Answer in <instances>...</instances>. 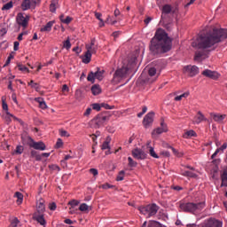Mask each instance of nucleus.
<instances>
[{"label": "nucleus", "instance_id": "50", "mask_svg": "<svg viewBox=\"0 0 227 227\" xmlns=\"http://www.w3.org/2000/svg\"><path fill=\"white\" fill-rule=\"evenodd\" d=\"M102 107V104H98V103H94L92 104V109H94V111H100Z\"/></svg>", "mask_w": 227, "mask_h": 227}, {"label": "nucleus", "instance_id": "26", "mask_svg": "<svg viewBox=\"0 0 227 227\" xmlns=\"http://www.w3.org/2000/svg\"><path fill=\"white\" fill-rule=\"evenodd\" d=\"M91 92L94 95H100L102 93V89H100V85L95 84L91 87Z\"/></svg>", "mask_w": 227, "mask_h": 227}, {"label": "nucleus", "instance_id": "24", "mask_svg": "<svg viewBox=\"0 0 227 227\" xmlns=\"http://www.w3.org/2000/svg\"><path fill=\"white\" fill-rule=\"evenodd\" d=\"M198 134H196V131L190 129L183 135V137L184 139H191V137H197Z\"/></svg>", "mask_w": 227, "mask_h": 227}, {"label": "nucleus", "instance_id": "34", "mask_svg": "<svg viewBox=\"0 0 227 227\" xmlns=\"http://www.w3.org/2000/svg\"><path fill=\"white\" fill-rule=\"evenodd\" d=\"M183 176H190V178H196V174L194 172H191L189 170H186L182 173Z\"/></svg>", "mask_w": 227, "mask_h": 227}, {"label": "nucleus", "instance_id": "3", "mask_svg": "<svg viewBox=\"0 0 227 227\" xmlns=\"http://www.w3.org/2000/svg\"><path fill=\"white\" fill-rule=\"evenodd\" d=\"M179 208L180 210H182V212H189L190 214H194L195 212H201V210L205 208V202H181L179 205Z\"/></svg>", "mask_w": 227, "mask_h": 227}, {"label": "nucleus", "instance_id": "38", "mask_svg": "<svg viewBox=\"0 0 227 227\" xmlns=\"http://www.w3.org/2000/svg\"><path fill=\"white\" fill-rule=\"evenodd\" d=\"M128 165L129 166V168H136V166H137V162L135 161L131 157L128 158Z\"/></svg>", "mask_w": 227, "mask_h": 227}, {"label": "nucleus", "instance_id": "7", "mask_svg": "<svg viewBox=\"0 0 227 227\" xmlns=\"http://www.w3.org/2000/svg\"><path fill=\"white\" fill-rule=\"evenodd\" d=\"M127 74H129V67H122L115 71L113 81L114 82H120L121 79H125V77H127Z\"/></svg>", "mask_w": 227, "mask_h": 227}, {"label": "nucleus", "instance_id": "4", "mask_svg": "<svg viewBox=\"0 0 227 227\" xmlns=\"http://www.w3.org/2000/svg\"><path fill=\"white\" fill-rule=\"evenodd\" d=\"M140 214L145 215V217H153L159 212V206L157 204H148L146 206H141L138 207Z\"/></svg>", "mask_w": 227, "mask_h": 227}, {"label": "nucleus", "instance_id": "23", "mask_svg": "<svg viewBox=\"0 0 227 227\" xmlns=\"http://www.w3.org/2000/svg\"><path fill=\"white\" fill-rule=\"evenodd\" d=\"M211 117L213 118L214 121L221 123V121L226 118V114H211Z\"/></svg>", "mask_w": 227, "mask_h": 227}, {"label": "nucleus", "instance_id": "36", "mask_svg": "<svg viewBox=\"0 0 227 227\" xmlns=\"http://www.w3.org/2000/svg\"><path fill=\"white\" fill-rule=\"evenodd\" d=\"M68 205H70V214H74V212H72V208H74V207H77V205H79V201L73 200L71 201L68 202Z\"/></svg>", "mask_w": 227, "mask_h": 227}, {"label": "nucleus", "instance_id": "61", "mask_svg": "<svg viewBox=\"0 0 227 227\" xmlns=\"http://www.w3.org/2000/svg\"><path fill=\"white\" fill-rule=\"evenodd\" d=\"M95 17H96V19H98V20H102V13H100V12H95Z\"/></svg>", "mask_w": 227, "mask_h": 227}, {"label": "nucleus", "instance_id": "8", "mask_svg": "<svg viewBox=\"0 0 227 227\" xmlns=\"http://www.w3.org/2000/svg\"><path fill=\"white\" fill-rule=\"evenodd\" d=\"M27 139V145L30 148H34V150H40L41 152L46 150L47 146L43 141L35 142L31 137H28Z\"/></svg>", "mask_w": 227, "mask_h": 227}, {"label": "nucleus", "instance_id": "16", "mask_svg": "<svg viewBox=\"0 0 227 227\" xmlns=\"http://www.w3.org/2000/svg\"><path fill=\"white\" fill-rule=\"evenodd\" d=\"M208 51H198L195 52L194 59L195 61H203V59H206L207 58Z\"/></svg>", "mask_w": 227, "mask_h": 227}, {"label": "nucleus", "instance_id": "55", "mask_svg": "<svg viewBox=\"0 0 227 227\" xmlns=\"http://www.w3.org/2000/svg\"><path fill=\"white\" fill-rule=\"evenodd\" d=\"M89 171L93 175V176H97V175H98V170L97 168H90Z\"/></svg>", "mask_w": 227, "mask_h": 227}, {"label": "nucleus", "instance_id": "43", "mask_svg": "<svg viewBox=\"0 0 227 227\" xmlns=\"http://www.w3.org/2000/svg\"><path fill=\"white\" fill-rule=\"evenodd\" d=\"M18 68L20 72H27L29 73V68H27L26 66L18 64Z\"/></svg>", "mask_w": 227, "mask_h": 227}, {"label": "nucleus", "instance_id": "47", "mask_svg": "<svg viewBox=\"0 0 227 227\" xmlns=\"http://www.w3.org/2000/svg\"><path fill=\"white\" fill-rule=\"evenodd\" d=\"M88 208H89V207L87 206L86 203H82V204H81L80 207H79V210H80L81 212H86V211L88 210Z\"/></svg>", "mask_w": 227, "mask_h": 227}, {"label": "nucleus", "instance_id": "42", "mask_svg": "<svg viewBox=\"0 0 227 227\" xmlns=\"http://www.w3.org/2000/svg\"><path fill=\"white\" fill-rule=\"evenodd\" d=\"M149 154L151 155V157H153V159H159V155L156 154L153 147H149Z\"/></svg>", "mask_w": 227, "mask_h": 227}, {"label": "nucleus", "instance_id": "60", "mask_svg": "<svg viewBox=\"0 0 227 227\" xmlns=\"http://www.w3.org/2000/svg\"><path fill=\"white\" fill-rule=\"evenodd\" d=\"M101 107H104L105 109H113V106H109L108 104L102 103Z\"/></svg>", "mask_w": 227, "mask_h": 227}, {"label": "nucleus", "instance_id": "30", "mask_svg": "<svg viewBox=\"0 0 227 227\" xmlns=\"http://www.w3.org/2000/svg\"><path fill=\"white\" fill-rule=\"evenodd\" d=\"M14 198H17V203L18 205H20L22 201L24 200V195L20 192H16L14 194Z\"/></svg>", "mask_w": 227, "mask_h": 227}, {"label": "nucleus", "instance_id": "53", "mask_svg": "<svg viewBox=\"0 0 227 227\" xmlns=\"http://www.w3.org/2000/svg\"><path fill=\"white\" fill-rule=\"evenodd\" d=\"M22 152H24V146H22V145H18L17 147H16V153H22Z\"/></svg>", "mask_w": 227, "mask_h": 227}, {"label": "nucleus", "instance_id": "22", "mask_svg": "<svg viewBox=\"0 0 227 227\" xmlns=\"http://www.w3.org/2000/svg\"><path fill=\"white\" fill-rule=\"evenodd\" d=\"M110 140L106 139L101 145V150H107L106 155H111V146H109Z\"/></svg>", "mask_w": 227, "mask_h": 227}, {"label": "nucleus", "instance_id": "56", "mask_svg": "<svg viewBox=\"0 0 227 227\" xmlns=\"http://www.w3.org/2000/svg\"><path fill=\"white\" fill-rule=\"evenodd\" d=\"M56 146L57 148H61V146H63V140H61V138L57 140Z\"/></svg>", "mask_w": 227, "mask_h": 227}, {"label": "nucleus", "instance_id": "11", "mask_svg": "<svg viewBox=\"0 0 227 227\" xmlns=\"http://www.w3.org/2000/svg\"><path fill=\"white\" fill-rule=\"evenodd\" d=\"M16 20L19 24V26H21V27H24V29H26V27H27V24L29 22V16L27 15H24L22 13H18Z\"/></svg>", "mask_w": 227, "mask_h": 227}, {"label": "nucleus", "instance_id": "62", "mask_svg": "<svg viewBox=\"0 0 227 227\" xmlns=\"http://www.w3.org/2000/svg\"><path fill=\"white\" fill-rule=\"evenodd\" d=\"M90 137H91L93 143H95V145H98V143H97V135L92 134V135H90Z\"/></svg>", "mask_w": 227, "mask_h": 227}, {"label": "nucleus", "instance_id": "45", "mask_svg": "<svg viewBox=\"0 0 227 227\" xmlns=\"http://www.w3.org/2000/svg\"><path fill=\"white\" fill-rule=\"evenodd\" d=\"M168 148H170V150H172L174 155H176V157H182V153H178V151L176 149H175L173 146L168 145Z\"/></svg>", "mask_w": 227, "mask_h": 227}, {"label": "nucleus", "instance_id": "41", "mask_svg": "<svg viewBox=\"0 0 227 227\" xmlns=\"http://www.w3.org/2000/svg\"><path fill=\"white\" fill-rule=\"evenodd\" d=\"M56 4H57L56 0H53L50 4V12H51V13H56Z\"/></svg>", "mask_w": 227, "mask_h": 227}, {"label": "nucleus", "instance_id": "18", "mask_svg": "<svg viewBox=\"0 0 227 227\" xmlns=\"http://www.w3.org/2000/svg\"><path fill=\"white\" fill-rule=\"evenodd\" d=\"M34 221H37L41 226H45L47 224V221H45V218L43 217V214H38L35 213L33 215Z\"/></svg>", "mask_w": 227, "mask_h": 227}, {"label": "nucleus", "instance_id": "6", "mask_svg": "<svg viewBox=\"0 0 227 227\" xmlns=\"http://www.w3.org/2000/svg\"><path fill=\"white\" fill-rule=\"evenodd\" d=\"M106 71L100 70V67H97V71L93 73V71H90L87 76V81L89 82H95V79H98V81H102L104 79V73Z\"/></svg>", "mask_w": 227, "mask_h": 227}, {"label": "nucleus", "instance_id": "9", "mask_svg": "<svg viewBox=\"0 0 227 227\" xmlns=\"http://www.w3.org/2000/svg\"><path fill=\"white\" fill-rule=\"evenodd\" d=\"M109 114L107 113L99 114L97 115V117L94 119V121L97 125V127L99 129V127H104V125H106L107 121H109Z\"/></svg>", "mask_w": 227, "mask_h": 227}, {"label": "nucleus", "instance_id": "49", "mask_svg": "<svg viewBox=\"0 0 227 227\" xmlns=\"http://www.w3.org/2000/svg\"><path fill=\"white\" fill-rule=\"evenodd\" d=\"M148 74H149L150 77H153V75H155V74H157V69L155 67H151L148 71Z\"/></svg>", "mask_w": 227, "mask_h": 227}, {"label": "nucleus", "instance_id": "20", "mask_svg": "<svg viewBox=\"0 0 227 227\" xmlns=\"http://www.w3.org/2000/svg\"><path fill=\"white\" fill-rule=\"evenodd\" d=\"M54 26V21H49L45 26L41 27V33H51L52 31V27Z\"/></svg>", "mask_w": 227, "mask_h": 227}, {"label": "nucleus", "instance_id": "29", "mask_svg": "<svg viewBox=\"0 0 227 227\" xmlns=\"http://www.w3.org/2000/svg\"><path fill=\"white\" fill-rule=\"evenodd\" d=\"M60 22H63V24H70L72 22V18L70 16H67L65 19V15L62 14L59 16Z\"/></svg>", "mask_w": 227, "mask_h": 227}, {"label": "nucleus", "instance_id": "33", "mask_svg": "<svg viewBox=\"0 0 227 227\" xmlns=\"http://www.w3.org/2000/svg\"><path fill=\"white\" fill-rule=\"evenodd\" d=\"M220 151L218 149L215 150V152L211 155V159L213 162H221V159H215L217 155H219Z\"/></svg>", "mask_w": 227, "mask_h": 227}, {"label": "nucleus", "instance_id": "52", "mask_svg": "<svg viewBox=\"0 0 227 227\" xmlns=\"http://www.w3.org/2000/svg\"><path fill=\"white\" fill-rule=\"evenodd\" d=\"M116 20H113V18H111L110 16H108V18L106 19V23L107 24H112V26H114V24H116Z\"/></svg>", "mask_w": 227, "mask_h": 227}, {"label": "nucleus", "instance_id": "37", "mask_svg": "<svg viewBox=\"0 0 227 227\" xmlns=\"http://www.w3.org/2000/svg\"><path fill=\"white\" fill-rule=\"evenodd\" d=\"M12 8H13V2H9L4 4V6L2 7V10L4 12V11L12 10Z\"/></svg>", "mask_w": 227, "mask_h": 227}, {"label": "nucleus", "instance_id": "48", "mask_svg": "<svg viewBox=\"0 0 227 227\" xmlns=\"http://www.w3.org/2000/svg\"><path fill=\"white\" fill-rule=\"evenodd\" d=\"M5 121H7V123L12 122V118L13 116V114H12L10 112H6L5 114Z\"/></svg>", "mask_w": 227, "mask_h": 227}, {"label": "nucleus", "instance_id": "59", "mask_svg": "<svg viewBox=\"0 0 227 227\" xmlns=\"http://www.w3.org/2000/svg\"><path fill=\"white\" fill-rule=\"evenodd\" d=\"M100 187H101V189H111V188H113V185L106 183V184H102Z\"/></svg>", "mask_w": 227, "mask_h": 227}, {"label": "nucleus", "instance_id": "15", "mask_svg": "<svg viewBox=\"0 0 227 227\" xmlns=\"http://www.w3.org/2000/svg\"><path fill=\"white\" fill-rule=\"evenodd\" d=\"M202 74L204 75V77H208V79H213L214 81H216V79H219V73H217L216 71H212L209 69H205L202 72Z\"/></svg>", "mask_w": 227, "mask_h": 227}, {"label": "nucleus", "instance_id": "31", "mask_svg": "<svg viewBox=\"0 0 227 227\" xmlns=\"http://www.w3.org/2000/svg\"><path fill=\"white\" fill-rule=\"evenodd\" d=\"M35 102H38L39 107L41 109H47V104L45 103V101H43L42 98H35Z\"/></svg>", "mask_w": 227, "mask_h": 227}, {"label": "nucleus", "instance_id": "12", "mask_svg": "<svg viewBox=\"0 0 227 227\" xmlns=\"http://www.w3.org/2000/svg\"><path fill=\"white\" fill-rule=\"evenodd\" d=\"M87 51L85 53V59H83V63L88 64L91 61V54L97 53V47L90 46V44L86 45Z\"/></svg>", "mask_w": 227, "mask_h": 227}, {"label": "nucleus", "instance_id": "27", "mask_svg": "<svg viewBox=\"0 0 227 227\" xmlns=\"http://www.w3.org/2000/svg\"><path fill=\"white\" fill-rule=\"evenodd\" d=\"M21 8L24 12H26V10H29V8H31V0H23Z\"/></svg>", "mask_w": 227, "mask_h": 227}, {"label": "nucleus", "instance_id": "10", "mask_svg": "<svg viewBox=\"0 0 227 227\" xmlns=\"http://www.w3.org/2000/svg\"><path fill=\"white\" fill-rule=\"evenodd\" d=\"M184 74H187L189 77H194L200 74V67L197 66H186L184 67Z\"/></svg>", "mask_w": 227, "mask_h": 227}, {"label": "nucleus", "instance_id": "57", "mask_svg": "<svg viewBox=\"0 0 227 227\" xmlns=\"http://www.w3.org/2000/svg\"><path fill=\"white\" fill-rule=\"evenodd\" d=\"M24 35H27V32H22V33H20L19 35H18V40H19V42H22V40H24Z\"/></svg>", "mask_w": 227, "mask_h": 227}, {"label": "nucleus", "instance_id": "54", "mask_svg": "<svg viewBox=\"0 0 227 227\" xmlns=\"http://www.w3.org/2000/svg\"><path fill=\"white\" fill-rule=\"evenodd\" d=\"M34 90H35V91H39L40 90H42V88H40V84H38L37 82L32 84V87Z\"/></svg>", "mask_w": 227, "mask_h": 227}, {"label": "nucleus", "instance_id": "13", "mask_svg": "<svg viewBox=\"0 0 227 227\" xmlns=\"http://www.w3.org/2000/svg\"><path fill=\"white\" fill-rule=\"evenodd\" d=\"M132 156L138 160H145L146 159V153L142 149L136 148L132 151Z\"/></svg>", "mask_w": 227, "mask_h": 227}, {"label": "nucleus", "instance_id": "35", "mask_svg": "<svg viewBox=\"0 0 227 227\" xmlns=\"http://www.w3.org/2000/svg\"><path fill=\"white\" fill-rule=\"evenodd\" d=\"M187 97H189V92H184L180 96H176L174 100H176V102H180V100H182V98H187Z\"/></svg>", "mask_w": 227, "mask_h": 227}, {"label": "nucleus", "instance_id": "25", "mask_svg": "<svg viewBox=\"0 0 227 227\" xmlns=\"http://www.w3.org/2000/svg\"><path fill=\"white\" fill-rule=\"evenodd\" d=\"M221 178H222V187H227V168L223 170Z\"/></svg>", "mask_w": 227, "mask_h": 227}, {"label": "nucleus", "instance_id": "63", "mask_svg": "<svg viewBox=\"0 0 227 227\" xmlns=\"http://www.w3.org/2000/svg\"><path fill=\"white\" fill-rule=\"evenodd\" d=\"M89 114H91V108H87L83 114L84 116H88Z\"/></svg>", "mask_w": 227, "mask_h": 227}, {"label": "nucleus", "instance_id": "19", "mask_svg": "<svg viewBox=\"0 0 227 227\" xmlns=\"http://www.w3.org/2000/svg\"><path fill=\"white\" fill-rule=\"evenodd\" d=\"M201 121H207V118H205V115L200 111H199L197 115L194 117V123L200 125Z\"/></svg>", "mask_w": 227, "mask_h": 227}, {"label": "nucleus", "instance_id": "1", "mask_svg": "<svg viewBox=\"0 0 227 227\" xmlns=\"http://www.w3.org/2000/svg\"><path fill=\"white\" fill-rule=\"evenodd\" d=\"M227 38L226 28H217L211 27L206 32L199 35L197 39L192 43V47L195 49H210L215 43H219Z\"/></svg>", "mask_w": 227, "mask_h": 227}, {"label": "nucleus", "instance_id": "39", "mask_svg": "<svg viewBox=\"0 0 227 227\" xmlns=\"http://www.w3.org/2000/svg\"><path fill=\"white\" fill-rule=\"evenodd\" d=\"M123 178H125V171L121 170L119 172L116 180L117 182H121L123 180Z\"/></svg>", "mask_w": 227, "mask_h": 227}, {"label": "nucleus", "instance_id": "32", "mask_svg": "<svg viewBox=\"0 0 227 227\" xmlns=\"http://www.w3.org/2000/svg\"><path fill=\"white\" fill-rule=\"evenodd\" d=\"M63 48L67 49V51H70V49L72 48V43H70V37H67V39L63 42Z\"/></svg>", "mask_w": 227, "mask_h": 227}, {"label": "nucleus", "instance_id": "58", "mask_svg": "<svg viewBox=\"0 0 227 227\" xmlns=\"http://www.w3.org/2000/svg\"><path fill=\"white\" fill-rule=\"evenodd\" d=\"M49 208L50 210H52V211L56 210L57 208L56 203L55 202L50 203Z\"/></svg>", "mask_w": 227, "mask_h": 227}, {"label": "nucleus", "instance_id": "28", "mask_svg": "<svg viewBox=\"0 0 227 227\" xmlns=\"http://www.w3.org/2000/svg\"><path fill=\"white\" fill-rule=\"evenodd\" d=\"M30 157L32 159H35V160H42V155L40 153H38V152L32 150L30 152Z\"/></svg>", "mask_w": 227, "mask_h": 227}, {"label": "nucleus", "instance_id": "40", "mask_svg": "<svg viewBox=\"0 0 227 227\" xmlns=\"http://www.w3.org/2000/svg\"><path fill=\"white\" fill-rule=\"evenodd\" d=\"M59 132L61 137H70V133L65 129H59Z\"/></svg>", "mask_w": 227, "mask_h": 227}, {"label": "nucleus", "instance_id": "46", "mask_svg": "<svg viewBox=\"0 0 227 227\" xmlns=\"http://www.w3.org/2000/svg\"><path fill=\"white\" fill-rule=\"evenodd\" d=\"M2 107L3 110L5 111L6 114V113H8V104H6V101H4V98H2Z\"/></svg>", "mask_w": 227, "mask_h": 227}, {"label": "nucleus", "instance_id": "21", "mask_svg": "<svg viewBox=\"0 0 227 227\" xmlns=\"http://www.w3.org/2000/svg\"><path fill=\"white\" fill-rule=\"evenodd\" d=\"M160 125L161 127L154 129L153 134H162L164 132H168V127L166 126V124L164 122H161Z\"/></svg>", "mask_w": 227, "mask_h": 227}, {"label": "nucleus", "instance_id": "17", "mask_svg": "<svg viewBox=\"0 0 227 227\" xmlns=\"http://www.w3.org/2000/svg\"><path fill=\"white\" fill-rule=\"evenodd\" d=\"M36 210L37 214H43L45 212V200L43 199H39L36 201Z\"/></svg>", "mask_w": 227, "mask_h": 227}, {"label": "nucleus", "instance_id": "44", "mask_svg": "<svg viewBox=\"0 0 227 227\" xmlns=\"http://www.w3.org/2000/svg\"><path fill=\"white\" fill-rule=\"evenodd\" d=\"M19 223H20V221H19V218L15 217L14 219L12 220L10 226L17 227L19 226Z\"/></svg>", "mask_w": 227, "mask_h": 227}, {"label": "nucleus", "instance_id": "14", "mask_svg": "<svg viewBox=\"0 0 227 227\" xmlns=\"http://www.w3.org/2000/svg\"><path fill=\"white\" fill-rule=\"evenodd\" d=\"M154 113L151 112L148 113L143 120V125L145 129H148V127H150V125H152L153 123V116H154Z\"/></svg>", "mask_w": 227, "mask_h": 227}, {"label": "nucleus", "instance_id": "2", "mask_svg": "<svg viewBox=\"0 0 227 227\" xmlns=\"http://www.w3.org/2000/svg\"><path fill=\"white\" fill-rule=\"evenodd\" d=\"M173 42L171 38L168 36V34L164 29L159 28L154 36L151 39L149 44V51L153 56H161V54H166L171 51Z\"/></svg>", "mask_w": 227, "mask_h": 227}, {"label": "nucleus", "instance_id": "51", "mask_svg": "<svg viewBox=\"0 0 227 227\" xmlns=\"http://www.w3.org/2000/svg\"><path fill=\"white\" fill-rule=\"evenodd\" d=\"M226 148H227V144L223 143L221 147L217 148V150L220 152V154H221V153H224V150H226Z\"/></svg>", "mask_w": 227, "mask_h": 227}, {"label": "nucleus", "instance_id": "5", "mask_svg": "<svg viewBox=\"0 0 227 227\" xmlns=\"http://www.w3.org/2000/svg\"><path fill=\"white\" fill-rule=\"evenodd\" d=\"M169 13H171L174 17H178V13H179L178 4H175L173 5L171 4L163 5L161 19L162 17H164V14L169 15Z\"/></svg>", "mask_w": 227, "mask_h": 227}, {"label": "nucleus", "instance_id": "64", "mask_svg": "<svg viewBox=\"0 0 227 227\" xmlns=\"http://www.w3.org/2000/svg\"><path fill=\"white\" fill-rule=\"evenodd\" d=\"M19 45H20L19 42L17 41L14 42V47H13L14 51H19Z\"/></svg>", "mask_w": 227, "mask_h": 227}]
</instances>
